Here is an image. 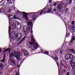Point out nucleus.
I'll return each instance as SVG.
<instances>
[{"mask_svg": "<svg viewBox=\"0 0 75 75\" xmlns=\"http://www.w3.org/2000/svg\"><path fill=\"white\" fill-rule=\"evenodd\" d=\"M61 64L62 66H65L67 65V63H66V62L62 60L61 62Z\"/></svg>", "mask_w": 75, "mask_h": 75, "instance_id": "obj_8", "label": "nucleus"}, {"mask_svg": "<svg viewBox=\"0 0 75 75\" xmlns=\"http://www.w3.org/2000/svg\"><path fill=\"white\" fill-rule=\"evenodd\" d=\"M64 71H66V70H65L64 69Z\"/></svg>", "mask_w": 75, "mask_h": 75, "instance_id": "obj_51", "label": "nucleus"}, {"mask_svg": "<svg viewBox=\"0 0 75 75\" xmlns=\"http://www.w3.org/2000/svg\"><path fill=\"white\" fill-rule=\"evenodd\" d=\"M17 67L19 68V67H20V65H18Z\"/></svg>", "mask_w": 75, "mask_h": 75, "instance_id": "obj_45", "label": "nucleus"}, {"mask_svg": "<svg viewBox=\"0 0 75 75\" xmlns=\"http://www.w3.org/2000/svg\"><path fill=\"white\" fill-rule=\"evenodd\" d=\"M21 42H22L21 41H21L18 43V44H19L21 43Z\"/></svg>", "mask_w": 75, "mask_h": 75, "instance_id": "obj_41", "label": "nucleus"}, {"mask_svg": "<svg viewBox=\"0 0 75 75\" xmlns=\"http://www.w3.org/2000/svg\"><path fill=\"white\" fill-rule=\"evenodd\" d=\"M57 4V3H55L54 4H53V6H56Z\"/></svg>", "mask_w": 75, "mask_h": 75, "instance_id": "obj_32", "label": "nucleus"}, {"mask_svg": "<svg viewBox=\"0 0 75 75\" xmlns=\"http://www.w3.org/2000/svg\"><path fill=\"white\" fill-rule=\"evenodd\" d=\"M57 67H59V63H57Z\"/></svg>", "mask_w": 75, "mask_h": 75, "instance_id": "obj_34", "label": "nucleus"}, {"mask_svg": "<svg viewBox=\"0 0 75 75\" xmlns=\"http://www.w3.org/2000/svg\"><path fill=\"white\" fill-rule=\"evenodd\" d=\"M1 48H0V52H1Z\"/></svg>", "mask_w": 75, "mask_h": 75, "instance_id": "obj_46", "label": "nucleus"}, {"mask_svg": "<svg viewBox=\"0 0 75 75\" xmlns=\"http://www.w3.org/2000/svg\"><path fill=\"white\" fill-rule=\"evenodd\" d=\"M5 58H6V55H4L3 59L2 60H1V61H2V62H5Z\"/></svg>", "mask_w": 75, "mask_h": 75, "instance_id": "obj_14", "label": "nucleus"}, {"mask_svg": "<svg viewBox=\"0 0 75 75\" xmlns=\"http://www.w3.org/2000/svg\"><path fill=\"white\" fill-rule=\"evenodd\" d=\"M15 36L17 38V37H18V35H15Z\"/></svg>", "mask_w": 75, "mask_h": 75, "instance_id": "obj_44", "label": "nucleus"}, {"mask_svg": "<svg viewBox=\"0 0 75 75\" xmlns=\"http://www.w3.org/2000/svg\"><path fill=\"white\" fill-rule=\"evenodd\" d=\"M49 2L50 3H52V1H51V0H49Z\"/></svg>", "mask_w": 75, "mask_h": 75, "instance_id": "obj_38", "label": "nucleus"}, {"mask_svg": "<svg viewBox=\"0 0 75 75\" xmlns=\"http://www.w3.org/2000/svg\"><path fill=\"white\" fill-rule=\"evenodd\" d=\"M71 3H72V0H69V4H71Z\"/></svg>", "mask_w": 75, "mask_h": 75, "instance_id": "obj_29", "label": "nucleus"}, {"mask_svg": "<svg viewBox=\"0 0 75 75\" xmlns=\"http://www.w3.org/2000/svg\"><path fill=\"white\" fill-rule=\"evenodd\" d=\"M8 51L9 53H10V48H8L6 49V50H5L4 51V52H6L7 51Z\"/></svg>", "mask_w": 75, "mask_h": 75, "instance_id": "obj_13", "label": "nucleus"}, {"mask_svg": "<svg viewBox=\"0 0 75 75\" xmlns=\"http://www.w3.org/2000/svg\"><path fill=\"white\" fill-rule=\"evenodd\" d=\"M74 64H75V62Z\"/></svg>", "mask_w": 75, "mask_h": 75, "instance_id": "obj_57", "label": "nucleus"}, {"mask_svg": "<svg viewBox=\"0 0 75 75\" xmlns=\"http://www.w3.org/2000/svg\"><path fill=\"white\" fill-rule=\"evenodd\" d=\"M13 25H14V23H13Z\"/></svg>", "mask_w": 75, "mask_h": 75, "instance_id": "obj_48", "label": "nucleus"}, {"mask_svg": "<svg viewBox=\"0 0 75 75\" xmlns=\"http://www.w3.org/2000/svg\"><path fill=\"white\" fill-rule=\"evenodd\" d=\"M10 1V0H7V1Z\"/></svg>", "mask_w": 75, "mask_h": 75, "instance_id": "obj_47", "label": "nucleus"}, {"mask_svg": "<svg viewBox=\"0 0 75 75\" xmlns=\"http://www.w3.org/2000/svg\"><path fill=\"white\" fill-rule=\"evenodd\" d=\"M62 51H63V50H62L60 52V53L61 54H62Z\"/></svg>", "mask_w": 75, "mask_h": 75, "instance_id": "obj_33", "label": "nucleus"}, {"mask_svg": "<svg viewBox=\"0 0 75 75\" xmlns=\"http://www.w3.org/2000/svg\"><path fill=\"white\" fill-rule=\"evenodd\" d=\"M3 68V65L0 63V69H2Z\"/></svg>", "mask_w": 75, "mask_h": 75, "instance_id": "obj_16", "label": "nucleus"}, {"mask_svg": "<svg viewBox=\"0 0 75 75\" xmlns=\"http://www.w3.org/2000/svg\"><path fill=\"white\" fill-rule=\"evenodd\" d=\"M32 21H30L28 22V25L29 26V25H31V24H32Z\"/></svg>", "mask_w": 75, "mask_h": 75, "instance_id": "obj_15", "label": "nucleus"}, {"mask_svg": "<svg viewBox=\"0 0 75 75\" xmlns=\"http://www.w3.org/2000/svg\"><path fill=\"white\" fill-rule=\"evenodd\" d=\"M71 67H72V69H74L75 68V63L72 62L71 64Z\"/></svg>", "mask_w": 75, "mask_h": 75, "instance_id": "obj_10", "label": "nucleus"}, {"mask_svg": "<svg viewBox=\"0 0 75 75\" xmlns=\"http://www.w3.org/2000/svg\"><path fill=\"white\" fill-rule=\"evenodd\" d=\"M12 57H15L17 60H20V54L18 52H16L14 53L13 52L11 53L9 55L10 58H11Z\"/></svg>", "mask_w": 75, "mask_h": 75, "instance_id": "obj_2", "label": "nucleus"}, {"mask_svg": "<svg viewBox=\"0 0 75 75\" xmlns=\"http://www.w3.org/2000/svg\"><path fill=\"white\" fill-rule=\"evenodd\" d=\"M44 54H49V52H48L45 51L44 52Z\"/></svg>", "mask_w": 75, "mask_h": 75, "instance_id": "obj_27", "label": "nucleus"}, {"mask_svg": "<svg viewBox=\"0 0 75 75\" xmlns=\"http://www.w3.org/2000/svg\"><path fill=\"white\" fill-rule=\"evenodd\" d=\"M53 10L54 11H56V9L55 8H54Z\"/></svg>", "mask_w": 75, "mask_h": 75, "instance_id": "obj_40", "label": "nucleus"}, {"mask_svg": "<svg viewBox=\"0 0 75 75\" xmlns=\"http://www.w3.org/2000/svg\"><path fill=\"white\" fill-rule=\"evenodd\" d=\"M42 10L43 11V14H45V13H51L50 10H47H47L45 9V8Z\"/></svg>", "mask_w": 75, "mask_h": 75, "instance_id": "obj_7", "label": "nucleus"}, {"mask_svg": "<svg viewBox=\"0 0 75 75\" xmlns=\"http://www.w3.org/2000/svg\"><path fill=\"white\" fill-rule=\"evenodd\" d=\"M32 28H31V30H32Z\"/></svg>", "mask_w": 75, "mask_h": 75, "instance_id": "obj_55", "label": "nucleus"}, {"mask_svg": "<svg viewBox=\"0 0 75 75\" xmlns=\"http://www.w3.org/2000/svg\"><path fill=\"white\" fill-rule=\"evenodd\" d=\"M17 25H19V26H20V28H19V30H21V27H22L21 25L20 24V23H17Z\"/></svg>", "mask_w": 75, "mask_h": 75, "instance_id": "obj_20", "label": "nucleus"}, {"mask_svg": "<svg viewBox=\"0 0 75 75\" xmlns=\"http://www.w3.org/2000/svg\"><path fill=\"white\" fill-rule=\"evenodd\" d=\"M22 38V35H21H21L18 38H17V39L18 40H17V41H18L19 40H21V38Z\"/></svg>", "mask_w": 75, "mask_h": 75, "instance_id": "obj_18", "label": "nucleus"}, {"mask_svg": "<svg viewBox=\"0 0 75 75\" xmlns=\"http://www.w3.org/2000/svg\"><path fill=\"white\" fill-rule=\"evenodd\" d=\"M11 11V10L10 9H9L8 10V12H10V11Z\"/></svg>", "mask_w": 75, "mask_h": 75, "instance_id": "obj_35", "label": "nucleus"}, {"mask_svg": "<svg viewBox=\"0 0 75 75\" xmlns=\"http://www.w3.org/2000/svg\"><path fill=\"white\" fill-rule=\"evenodd\" d=\"M54 59L56 61H58V58L57 57H55Z\"/></svg>", "mask_w": 75, "mask_h": 75, "instance_id": "obj_24", "label": "nucleus"}, {"mask_svg": "<svg viewBox=\"0 0 75 75\" xmlns=\"http://www.w3.org/2000/svg\"><path fill=\"white\" fill-rule=\"evenodd\" d=\"M31 33H32V31H31Z\"/></svg>", "mask_w": 75, "mask_h": 75, "instance_id": "obj_54", "label": "nucleus"}, {"mask_svg": "<svg viewBox=\"0 0 75 75\" xmlns=\"http://www.w3.org/2000/svg\"><path fill=\"white\" fill-rule=\"evenodd\" d=\"M73 57L72 55L71 54H67L65 56V59L67 60H68L69 59H72Z\"/></svg>", "mask_w": 75, "mask_h": 75, "instance_id": "obj_4", "label": "nucleus"}, {"mask_svg": "<svg viewBox=\"0 0 75 75\" xmlns=\"http://www.w3.org/2000/svg\"><path fill=\"white\" fill-rule=\"evenodd\" d=\"M42 13H43V11H42L41 12H40V15H41V14H42Z\"/></svg>", "mask_w": 75, "mask_h": 75, "instance_id": "obj_36", "label": "nucleus"}, {"mask_svg": "<svg viewBox=\"0 0 75 75\" xmlns=\"http://www.w3.org/2000/svg\"><path fill=\"white\" fill-rule=\"evenodd\" d=\"M75 40V37L74 36L72 38L70 42V43H71V42H72V41H74V40Z\"/></svg>", "mask_w": 75, "mask_h": 75, "instance_id": "obj_12", "label": "nucleus"}, {"mask_svg": "<svg viewBox=\"0 0 75 75\" xmlns=\"http://www.w3.org/2000/svg\"><path fill=\"white\" fill-rule=\"evenodd\" d=\"M9 23H10V21H9Z\"/></svg>", "mask_w": 75, "mask_h": 75, "instance_id": "obj_52", "label": "nucleus"}, {"mask_svg": "<svg viewBox=\"0 0 75 75\" xmlns=\"http://www.w3.org/2000/svg\"><path fill=\"white\" fill-rule=\"evenodd\" d=\"M34 15H33L32 17V18H34V17L35 16V13H33Z\"/></svg>", "mask_w": 75, "mask_h": 75, "instance_id": "obj_28", "label": "nucleus"}, {"mask_svg": "<svg viewBox=\"0 0 75 75\" xmlns=\"http://www.w3.org/2000/svg\"><path fill=\"white\" fill-rule=\"evenodd\" d=\"M25 39V37H24L22 39V40H21V41H24V40Z\"/></svg>", "mask_w": 75, "mask_h": 75, "instance_id": "obj_25", "label": "nucleus"}, {"mask_svg": "<svg viewBox=\"0 0 75 75\" xmlns=\"http://www.w3.org/2000/svg\"><path fill=\"white\" fill-rule=\"evenodd\" d=\"M71 28L72 30H75V25H72L71 26Z\"/></svg>", "mask_w": 75, "mask_h": 75, "instance_id": "obj_17", "label": "nucleus"}, {"mask_svg": "<svg viewBox=\"0 0 75 75\" xmlns=\"http://www.w3.org/2000/svg\"><path fill=\"white\" fill-rule=\"evenodd\" d=\"M58 8L59 10H61L62 9V5L61 4H59L58 5Z\"/></svg>", "mask_w": 75, "mask_h": 75, "instance_id": "obj_11", "label": "nucleus"}, {"mask_svg": "<svg viewBox=\"0 0 75 75\" xmlns=\"http://www.w3.org/2000/svg\"><path fill=\"white\" fill-rule=\"evenodd\" d=\"M10 61L12 62V63H13V64H14V65L16 64V63H15V61L14 60H13V59H10Z\"/></svg>", "mask_w": 75, "mask_h": 75, "instance_id": "obj_19", "label": "nucleus"}, {"mask_svg": "<svg viewBox=\"0 0 75 75\" xmlns=\"http://www.w3.org/2000/svg\"><path fill=\"white\" fill-rule=\"evenodd\" d=\"M31 38V40H32L33 39H34V37H33V35H31V36H30Z\"/></svg>", "mask_w": 75, "mask_h": 75, "instance_id": "obj_26", "label": "nucleus"}, {"mask_svg": "<svg viewBox=\"0 0 75 75\" xmlns=\"http://www.w3.org/2000/svg\"><path fill=\"white\" fill-rule=\"evenodd\" d=\"M35 40L33 39H31V42H29V43L30 45H32L33 46H34L33 49V50H31V51H34V50H35L36 49H37V48L38 47V45L37 44V43H35Z\"/></svg>", "mask_w": 75, "mask_h": 75, "instance_id": "obj_1", "label": "nucleus"}, {"mask_svg": "<svg viewBox=\"0 0 75 75\" xmlns=\"http://www.w3.org/2000/svg\"><path fill=\"white\" fill-rule=\"evenodd\" d=\"M12 1H11V3L10 4H12L13 3H14V1L13 0H11Z\"/></svg>", "mask_w": 75, "mask_h": 75, "instance_id": "obj_31", "label": "nucleus"}, {"mask_svg": "<svg viewBox=\"0 0 75 75\" xmlns=\"http://www.w3.org/2000/svg\"><path fill=\"white\" fill-rule=\"evenodd\" d=\"M72 25H74L75 24V21H73L71 23Z\"/></svg>", "mask_w": 75, "mask_h": 75, "instance_id": "obj_30", "label": "nucleus"}, {"mask_svg": "<svg viewBox=\"0 0 75 75\" xmlns=\"http://www.w3.org/2000/svg\"><path fill=\"white\" fill-rule=\"evenodd\" d=\"M70 51L72 52H73L74 54H75V51L74 49H71L70 50Z\"/></svg>", "mask_w": 75, "mask_h": 75, "instance_id": "obj_21", "label": "nucleus"}, {"mask_svg": "<svg viewBox=\"0 0 75 75\" xmlns=\"http://www.w3.org/2000/svg\"><path fill=\"white\" fill-rule=\"evenodd\" d=\"M8 18H9L10 20H13V18H14V19H17V17L16 15H14L13 16V15H8Z\"/></svg>", "mask_w": 75, "mask_h": 75, "instance_id": "obj_5", "label": "nucleus"}, {"mask_svg": "<svg viewBox=\"0 0 75 75\" xmlns=\"http://www.w3.org/2000/svg\"><path fill=\"white\" fill-rule=\"evenodd\" d=\"M61 4L62 5V7H65V5L64 4Z\"/></svg>", "mask_w": 75, "mask_h": 75, "instance_id": "obj_23", "label": "nucleus"}, {"mask_svg": "<svg viewBox=\"0 0 75 75\" xmlns=\"http://www.w3.org/2000/svg\"><path fill=\"white\" fill-rule=\"evenodd\" d=\"M11 27H10V26H9V28H8V31H9V33H10V31H11Z\"/></svg>", "mask_w": 75, "mask_h": 75, "instance_id": "obj_22", "label": "nucleus"}, {"mask_svg": "<svg viewBox=\"0 0 75 75\" xmlns=\"http://www.w3.org/2000/svg\"><path fill=\"white\" fill-rule=\"evenodd\" d=\"M21 42H22L21 41H21L18 43V44H19L21 43Z\"/></svg>", "mask_w": 75, "mask_h": 75, "instance_id": "obj_42", "label": "nucleus"}, {"mask_svg": "<svg viewBox=\"0 0 75 75\" xmlns=\"http://www.w3.org/2000/svg\"><path fill=\"white\" fill-rule=\"evenodd\" d=\"M2 3V2L1 1L0 2V3Z\"/></svg>", "mask_w": 75, "mask_h": 75, "instance_id": "obj_50", "label": "nucleus"}, {"mask_svg": "<svg viewBox=\"0 0 75 75\" xmlns=\"http://www.w3.org/2000/svg\"><path fill=\"white\" fill-rule=\"evenodd\" d=\"M22 14L23 15L24 17L25 18L26 20H28V16H27V14L25 12H22Z\"/></svg>", "mask_w": 75, "mask_h": 75, "instance_id": "obj_6", "label": "nucleus"}, {"mask_svg": "<svg viewBox=\"0 0 75 75\" xmlns=\"http://www.w3.org/2000/svg\"><path fill=\"white\" fill-rule=\"evenodd\" d=\"M74 8L75 9V8Z\"/></svg>", "mask_w": 75, "mask_h": 75, "instance_id": "obj_56", "label": "nucleus"}, {"mask_svg": "<svg viewBox=\"0 0 75 75\" xmlns=\"http://www.w3.org/2000/svg\"><path fill=\"white\" fill-rule=\"evenodd\" d=\"M67 11H68V9H67H67L65 11L67 12Z\"/></svg>", "mask_w": 75, "mask_h": 75, "instance_id": "obj_43", "label": "nucleus"}, {"mask_svg": "<svg viewBox=\"0 0 75 75\" xmlns=\"http://www.w3.org/2000/svg\"><path fill=\"white\" fill-rule=\"evenodd\" d=\"M19 13H22V12H20Z\"/></svg>", "mask_w": 75, "mask_h": 75, "instance_id": "obj_49", "label": "nucleus"}, {"mask_svg": "<svg viewBox=\"0 0 75 75\" xmlns=\"http://www.w3.org/2000/svg\"><path fill=\"white\" fill-rule=\"evenodd\" d=\"M69 75V72H68L67 74V75Z\"/></svg>", "mask_w": 75, "mask_h": 75, "instance_id": "obj_39", "label": "nucleus"}, {"mask_svg": "<svg viewBox=\"0 0 75 75\" xmlns=\"http://www.w3.org/2000/svg\"><path fill=\"white\" fill-rule=\"evenodd\" d=\"M2 6H4V2L2 4Z\"/></svg>", "mask_w": 75, "mask_h": 75, "instance_id": "obj_37", "label": "nucleus"}, {"mask_svg": "<svg viewBox=\"0 0 75 75\" xmlns=\"http://www.w3.org/2000/svg\"><path fill=\"white\" fill-rule=\"evenodd\" d=\"M23 52L24 53V56H25L26 55H28V54H29L28 52L27 51L25 50H23Z\"/></svg>", "mask_w": 75, "mask_h": 75, "instance_id": "obj_9", "label": "nucleus"}, {"mask_svg": "<svg viewBox=\"0 0 75 75\" xmlns=\"http://www.w3.org/2000/svg\"><path fill=\"white\" fill-rule=\"evenodd\" d=\"M65 67H63V69H64V68Z\"/></svg>", "mask_w": 75, "mask_h": 75, "instance_id": "obj_53", "label": "nucleus"}, {"mask_svg": "<svg viewBox=\"0 0 75 75\" xmlns=\"http://www.w3.org/2000/svg\"><path fill=\"white\" fill-rule=\"evenodd\" d=\"M30 27H29L28 29L27 26H24L23 27V32L24 34H25L28 31L29 32L30 31Z\"/></svg>", "mask_w": 75, "mask_h": 75, "instance_id": "obj_3", "label": "nucleus"}]
</instances>
